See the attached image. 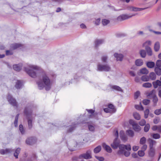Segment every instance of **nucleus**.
Instances as JSON below:
<instances>
[{
	"mask_svg": "<svg viewBox=\"0 0 161 161\" xmlns=\"http://www.w3.org/2000/svg\"><path fill=\"white\" fill-rule=\"evenodd\" d=\"M30 69L25 68V72L32 78L36 77V74L39 73L42 76V81L45 85V89L46 91L49 90L51 88L50 80L47 75L45 72L41 68L36 66L31 65L29 66Z\"/></svg>",
	"mask_w": 161,
	"mask_h": 161,
	"instance_id": "f257e3e1",
	"label": "nucleus"
},
{
	"mask_svg": "<svg viewBox=\"0 0 161 161\" xmlns=\"http://www.w3.org/2000/svg\"><path fill=\"white\" fill-rule=\"evenodd\" d=\"M33 107L32 105H30L25 108L24 111V114L27 118L29 129H30L32 127V120L29 119V117L32 115V109Z\"/></svg>",
	"mask_w": 161,
	"mask_h": 161,
	"instance_id": "f03ea898",
	"label": "nucleus"
},
{
	"mask_svg": "<svg viewBox=\"0 0 161 161\" xmlns=\"http://www.w3.org/2000/svg\"><path fill=\"white\" fill-rule=\"evenodd\" d=\"M111 68L108 64H102L98 63L97 65V71L108 72L111 71Z\"/></svg>",
	"mask_w": 161,
	"mask_h": 161,
	"instance_id": "7ed1b4c3",
	"label": "nucleus"
},
{
	"mask_svg": "<svg viewBox=\"0 0 161 161\" xmlns=\"http://www.w3.org/2000/svg\"><path fill=\"white\" fill-rule=\"evenodd\" d=\"M119 150L118 151L117 154L119 155L123 154L125 151V149L128 151H130L131 149L130 145H125L120 144L119 147Z\"/></svg>",
	"mask_w": 161,
	"mask_h": 161,
	"instance_id": "20e7f679",
	"label": "nucleus"
},
{
	"mask_svg": "<svg viewBox=\"0 0 161 161\" xmlns=\"http://www.w3.org/2000/svg\"><path fill=\"white\" fill-rule=\"evenodd\" d=\"M129 124L132 126L133 129L136 132H139L141 128L138 124L136 123L133 120L130 119L129 120Z\"/></svg>",
	"mask_w": 161,
	"mask_h": 161,
	"instance_id": "39448f33",
	"label": "nucleus"
},
{
	"mask_svg": "<svg viewBox=\"0 0 161 161\" xmlns=\"http://www.w3.org/2000/svg\"><path fill=\"white\" fill-rule=\"evenodd\" d=\"M78 158L79 159L83 158L86 159H88L92 158L91 156V152L90 150L86 151V153H83L80 155Z\"/></svg>",
	"mask_w": 161,
	"mask_h": 161,
	"instance_id": "423d86ee",
	"label": "nucleus"
},
{
	"mask_svg": "<svg viewBox=\"0 0 161 161\" xmlns=\"http://www.w3.org/2000/svg\"><path fill=\"white\" fill-rule=\"evenodd\" d=\"M8 100L11 105L14 107H18V105L16 100L13 98L12 96L8 94L7 96Z\"/></svg>",
	"mask_w": 161,
	"mask_h": 161,
	"instance_id": "0eeeda50",
	"label": "nucleus"
},
{
	"mask_svg": "<svg viewBox=\"0 0 161 161\" xmlns=\"http://www.w3.org/2000/svg\"><path fill=\"white\" fill-rule=\"evenodd\" d=\"M120 141L117 138H115L112 143L111 144V147L114 149H116L120 144Z\"/></svg>",
	"mask_w": 161,
	"mask_h": 161,
	"instance_id": "6e6552de",
	"label": "nucleus"
},
{
	"mask_svg": "<svg viewBox=\"0 0 161 161\" xmlns=\"http://www.w3.org/2000/svg\"><path fill=\"white\" fill-rule=\"evenodd\" d=\"M135 15V14L129 16L125 14H122L120 15L117 17V20L119 21H121L130 18L132 16Z\"/></svg>",
	"mask_w": 161,
	"mask_h": 161,
	"instance_id": "1a4fd4ad",
	"label": "nucleus"
},
{
	"mask_svg": "<svg viewBox=\"0 0 161 161\" xmlns=\"http://www.w3.org/2000/svg\"><path fill=\"white\" fill-rule=\"evenodd\" d=\"M36 142V139L35 137H31L27 138L26 140V143L29 145H32Z\"/></svg>",
	"mask_w": 161,
	"mask_h": 161,
	"instance_id": "9d476101",
	"label": "nucleus"
},
{
	"mask_svg": "<svg viewBox=\"0 0 161 161\" xmlns=\"http://www.w3.org/2000/svg\"><path fill=\"white\" fill-rule=\"evenodd\" d=\"M78 124L77 123H72L71 125L66 127H68L67 132L70 133L73 131L77 127Z\"/></svg>",
	"mask_w": 161,
	"mask_h": 161,
	"instance_id": "9b49d317",
	"label": "nucleus"
},
{
	"mask_svg": "<svg viewBox=\"0 0 161 161\" xmlns=\"http://www.w3.org/2000/svg\"><path fill=\"white\" fill-rule=\"evenodd\" d=\"M119 136L121 140L124 142L127 141L128 138L123 130H121L119 132Z\"/></svg>",
	"mask_w": 161,
	"mask_h": 161,
	"instance_id": "f8f14e48",
	"label": "nucleus"
},
{
	"mask_svg": "<svg viewBox=\"0 0 161 161\" xmlns=\"http://www.w3.org/2000/svg\"><path fill=\"white\" fill-rule=\"evenodd\" d=\"M114 56L116 58V60L117 61H121L123 59L124 56L122 54H118L115 53L114 54Z\"/></svg>",
	"mask_w": 161,
	"mask_h": 161,
	"instance_id": "ddd939ff",
	"label": "nucleus"
},
{
	"mask_svg": "<svg viewBox=\"0 0 161 161\" xmlns=\"http://www.w3.org/2000/svg\"><path fill=\"white\" fill-rule=\"evenodd\" d=\"M109 86L111 89L113 90H116L120 92H123L121 88L119 86L117 85H110Z\"/></svg>",
	"mask_w": 161,
	"mask_h": 161,
	"instance_id": "4468645a",
	"label": "nucleus"
},
{
	"mask_svg": "<svg viewBox=\"0 0 161 161\" xmlns=\"http://www.w3.org/2000/svg\"><path fill=\"white\" fill-rule=\"evenodd\" d=\"M103 148L108 153H111L112 152V149L110 147L106 145L105 143H103L102 144Z\"/></svg>",
	"mask_w": 161,
	"mask_h": 161,
	"instance_id": "2eb2a0df",
	"label": "nucleus"
},
{
	"mask_svg": "<svg viewBox=\"0 0 161 161\" xmlns=\"http://www.w3.org/2000/svg\"><path fill=\"white\" fill-rule=\"evenodd\" d=\"M12 152V150L11 149L7 148L5 149H1L0 150V153L2 155L8 153H10Z\"/></svg>",
	"mask_w": 161,
	"mask_h": 161,
	"instance_id": "dca6fc26",
	"label": "nucleus"
},
{
	"mask_svg": "<svg viewBox=\"0 0 161 161\" xmlns=\"http://www.w3.org/2000/svg\"><path fill=\"white\" fill-rule=\"evenodd\" d=\"M22 67V64H14L13 65V69L15 70L18 71H20Z\"/></svg>",
	"mask_w": 161,
	"mask_h": 161,
	"instance_id": "f3484780",
	"label": "nucleus"
},
{
	"mask_svg": "<svg viewBox=\"0 0 161 161\" xmlns=\"http://www.w3.org/2000/svg\"><path fill=\"white\" fill-rule=\"evenodd\" d=\"M104 42L103 39H96L95 41V47L97 48L99 45L103 43Z\"/></svg>",
	"mask_w": 161,
	"mask_h": 161,
	"instance_id": "a211bd4d",
	"label": "nucleus"
},
{
	"mask_svg": "<svg viewBox=\"0 0 161 161\" xmlns=\"http://www.w3.org/2000/svg\"><path fill=\"white\" fill-rule=\"evenodd\" d=\"M145 8H137L136 7H129L128 8V9L130 11H140L141 10H143L144 9H145Z\"/></svg>",
	"mask_w": 161,
	"mask_h": 161,
	"instance_id": "6ab92c4d",
	"label": "nucleus"
},
{
	"mask_svg": "<svg viewBox=\"0 0 161 161\" xmlns=\"http://www.w3.org/2000/svg\"><path fill=\"white\" fill-rule=\"evenodd\" d=\"M153 84L154 88H156L158 86H161V81L157 80L156 81L153 82Z\"/></svg>",
	"mask_w": 161,
	"mask_h": 161,
	"instance_id": "aec40b11",
	"label": "nucleus"
},
{
	"mask_svg": "<svg viewBox=\"0 0 161 161\" xmlns=\"http://www.w3.org/2000/svg\"><path fill=\"white\" fill-rule=\"evenodd\" d=\"M145 49L148 56H151L152 55V51L151 48L148 46H146Z\"/></svg>",
	"mask_w": 161,
	"mask_h": 161,
	"instance_id": "412c9836",
	"label": "nucleus"
},
{
	"mask_svg": "<svg viewBox=\"0 0 161 161\" xmlns=\"http://www.w3.org/2000/svg\"><path fill=\"white\" fill-rule=\"evenodd\" d=\"M21 45L18 43H14L11 45L10 47L13 50H15L21 47Z\"/></svg>",
	"mask_w": 161,
	"mask_h": 161,
	"instance_id": "4be33fe9",
	"label": "nucleus"
},
{
	"mask_svg": "<svg viewBox=\"0 0 161 161\" xmlns=\"http://www.w3.org/2000/svg\"><path fill=\"white\" fill-rule=\"evenodd\" d=\"M149 80L151 79L152 80H155L156 78V75L155 73L153 72H151L149 75Z\"/></svg>",
	"mask_w": 161,
	"mask_h": 161,
	"instance_id": "5701e85b",
	"label": "nucleus"
},
{
	"mask_svg": "<svg viewBox=\"0 0 161 161\" xmlns=\"http://www.w3.org/2000/svg\"><path fill=\"white\" fill-rule=\"evenodd\" d=\"M22 83L21 80H18L15 85V87L17 89H19L22 86Z\"/></svg>",
	"mask_w": 161,
	"mask_h": 161,
	"instance_id": "b1692460",
	"label": "nucleus"
},
{
	"mask_svg": "<svg viewBox=\"0 0 161 161\" xmlns=\"http://www.w3.org/2000/svg\"><path fill=\"white\" fill-rule=\"evenodd\" d=\"M154 71L158 75L160 76L161 75V68L160 67H155Z\"/></svg>",
	"mask_w": 161,
	"mask_h": 161,
	"instance_id": "393cba45",
	"label": "nucleus"
},
{
	"mask_svg": "<svg viewBox=\"0 0 161 161\" xmlns=\"http://www.w3.org/2000/svg\"><path fill=\"white\" fill-rule=\"evenodd\" d=\"M135 64L137 66H141L143 64L142 60L141 59H136L135 62Z\"/></svg>",
	"mask_w": 161,
	"mask_h": 161,
	"instance_id": "a878e982",
	"label": "nucleus"
},
{
	"mask_svg": "<svg viewBox=\"0 0 161 161\" xmlns=\"http://www.w3.org/2000/svg\"><path fill=\"white\" fill-rule=\"evenodd\" d=\"M108 107L109 109L111 110V111L113 113H114L116 111V109L115 108L114 106L112 104H109L108 105Z\"/></svg>",
	"mask_w": 161,
	"mask_h": 161,
	"instance_id": "bb28decb",
	"label": "nucleus"
},
{
	"mask_svg": "<svg viewBox=\"0 0 161 161\" xmlns=\"http://www.w3.org/2000/svg\"><path fill=\"white\" fill-rule=\"evenodd\" d=\"M158 101V99L156 95H154L153 97V106H155L157 105V103Z\"/></svg>",
	"mask_w": 161,
	"mask_h": 161,
	"instance_id": "cd10ccee",
	"label": "nucleus"
},
{
	"mask_svg": "<svg viewBox=\"0 0 161 161\" xmlns=\"http://www.w3.org/2000/svg\"><path fill=\"white\" fill-rule=\"evenodd\" d=\"M126 133L130 137H133L134 135V132L132 130H127L126 131Z\"/></svg>",
	"mask_w": 161,
	"mask_h": 161,
	"instance_id": "c85d7f7f",
	"label": "nucleus"
},
{
	"mask_svg": "<svg viewBox=\"0 0 161 161\" xmlns=\"http://www.w3.org/2000/svg\"><path fill=\"white\" fill-rule=\"evenodd\" d=\"M20 148H17L15 151L14 153V155L16 158H18V156L19 153H20Z\"/></svg>",
	"mask_w": 161,
	"mask_h": 161,
	"instance_id": "c756f323",
	"label": "nucleus"
},
{
	"mask_svg": "<svg viewBox=\"0 0 161 161\" xmlns=\"http://www.w3.org/2000/svg\"><path fill=\"white\" fill-rule=\"evenodd\" d=\"M147 66L150 68H152L155 66V63L153 62H148L146 64Z\"/></svg>",
	"mask_w": 161,
	"mask_h": 161,
	"instance_id": "7c9ffc66",
	"label": "nucleus"
},
{
	"mask_svg": "<svg viewBox=\"0 0 161 161\" xmlns=\"http://www.w3.org/2000/svg\"><path fill=\"white\" fill-rule=\"evenodd\" d=\"M141 80L143 81H147L149 80V77L147 75H143L141 77Z\"/></svg>",
	"mask_w": 161,
	"mask_h": 161,
	"instance_id": "2f4dec72",
	"label": "nucleus"
},
{
	"mask_svg": "<svg viewBox=\"0 0 161 161\" xmlns=\"http://www.w3.org/2000/svg\"><path fill=\"white\" fill-rule=\"evenodd\" d=\"M160 44L159 42H156L154 46V49L156 52H158L159 49Z\"/></svg>",
	"mask_w": 161,
	"mask_h": 161,
	"instance_id": "473e14b6",
	"label": "nucleus"
},
{
	"mask_svg": "<svg viewBox=\"0 0 161 161\" xmlns=\"http://www.w3.org/2000/svg\"><path fill=\"white\" fill-rule=\"evenodd\" d=\"M37 84L38 85V87L40 90L42 89L44 87L45 88V85L44 84L41 82H37Z\"/></svg>",
	"mask_w": 161,
	"mask_h": 161,
	"instance_id": "72a5a7b5",
	"label": "nucleus"
},
{
	"mask_svg": "<svg viewBox=\"0 0 161 161\" xmlns=\"http://www.w3.org/2000/svg\"><path fill=\"white\" fill-rule=\"evenodd\" d=\"M155 154V150L154 148H150L149 155L151 157H153Z\"/></svg>",
	"mask_w": 161,
	"mask_h": 161,
	"instance_id": "f704fd0d",
	"label": "nucleus"
},
{
	"mask_svg": "<svg viewBox=\"0 0 161 161\" xmlns=\"http://www.w3.org/2000/svg\"><path fill=\"white\" fill-rule=\"evenodd\" d=\"M148 140L149 141L150 148H153V146L156 143V142L155 141L150 139H149Z\"/></svg>",
	"mask_w": 161,
	"mask_h": 161,
	"instance_id": "c9c22d12",
	"label": "nucleus"
},
{
	"mask_svg": "<svg viewBox=\"0 0 161 161\" xmlns=\"http://www.w3.org/2000/svg\"><path fill=\"white\" fill-rule=\"evenodd\" d=\"M140 72L142 74H147L148 72V70L146 68H143L140 70Z\"/></svg>",
	"mask_w": 161,
	"mask_h": 161,
	"instance_id": "e433bc0d",
	"label": "nucleus"
},
{
	"mask_svg": "<svg viewBox=\"0 0 161 161\" xmlns=\"http://www.w3.org/2000/svg\"><path fill=\"white\" fill-rule=\"evenodd\" d=\"M133 116L134 118L137 120H139L141 119L140 115L139 113L137 112L134 113L133 114Z\"/></svg>",
	"mask_w": 161,
	"mask_h": 161,
	"instance_id": "4c0bfd02",
	"label": "nucleus"
},
{
	"mask_svg": "<svg viewBox=\"0 0 161 161\" xmlns=\"http://www.w3.org/2000/svg\"><path fill=\"white\" fill-rule=\"evenodd\" d=\"M140 105H136L135 106V108L136 109L139 110L143 111L144 110V108L141 105V103H140Z\"/></svg>",
	"mask_w": 161,
	"mask_h": 161,
	"instance_id": "58836bf2",
	"label": "nucleus"
},
{
	"mask_svg": "<svg viewBox=\"0 0 161 161\" xmlns=\"http://www.w3.org/2000/svg\"><path fill=\"white\" fill-rule=\"evenodd\" d=\"M139 53L141 57L142 58H145L146 56V53L145 50H141L140 51Z\"/></svg>",
	"mask_w": 161,
	"mask_h": 161,
	"instance_id": "ea45409f",
	"label": "nucleus"
},
{
	"mask_svg": "<svg viewBox=\"0 0 161 161\" xmlns=\"http://www.w3.org/2000/svg\"><path fill=\"white\" fill-rule=\"evenodd\" d=\"M19 130L22 135H24L25 133V130H24L23 126L20 124L19 126Z\"/></svg>",
	"mask_w": 161,
	"mask_h": 161,
	"instance_id": "a19ab883",
	"label": "nucleus"
},
{
	"mask_svg": "<svg viewBox=\"0 0 161 161\" xmlns=\"http://www.w3.org/2000/svg\"><path fill=\"white\" fill-rule=\"evenodd\" d=\"M101 149V147L99 145L96 147L94 149V152L95 153H97L99 152Z\"/></svg>",
	"mask_w": 161,
	"mask_h": 161,
	"instance_id": "79ce46f5",
	"label": "nucleus"
},
{
	"mask_svg": "<svg viewBox=\"0 0 161 161\" xmlns=\"http://www.w3.org/2000/svg\"><path fill=\"white\" fill-rule=\"evenodd\" d=\"M145 125V126L144 128V132H147L149 131V130L150 128V125L149 124L147 123Z\"/></svg>",
	"mask_w": 161,
	"mask_h": 161,
	"instance_id": "37998d69",
	"label": "nucleus"
},
{
	"mask_svg": "<svg viewBox=\"0 0 161 161\" xmlns=\"http://www.w3.org/2000/svg\"><path fill=\"white\" fill-rule=\"evenodd\" d=\"M149 114V110L148 109H146L144 111V117L145 119H147Z\"/></svg>",
	"mask_w": 161,
	"mask_h": 161,
	"instance_id": "c03bdc74",
	"label": "nucleus"
},
{
	"mask_svg": "<svg viewBox=\"0 0 161 161\" xmlns=\"http://www.w3.org/2000/svg\"><path fill=\"white\" fill-rule=\"evenodd\" d=\"M155 90H153L150 92H149L147 93V95L148 97L152 96L153 97L154 95H156L155 94Z\"/></svg>",
	"mask_w": 161,
	"mask_h": 161,
	"instance_id": "a18cd8bd",
	"label": "nucleus"
},
{
	"mask_svg": "<svg viewBox=\"0 0 161 161\" xmlns=\"http://www.w3.org/2000/svg\"><path fill=\"white\" fill-rule=\"evenodd\" d=\"M19 114H17L15 117V120L14 123V126L17 127L18 126V121Z\"/></svg>",
	"mask_w": 161,
	"mask_h": 161,
	"instance_id": "49530a36",
	"label": "nucleus"
},
{
	"mask_svg": "<svg viewBox=\"0 0 161 161\" xmlns=\"http://www.w3.org/2000/svg\"><path fill=\"white\" fill-rule=\"evenodd\" d=\"M152 86V84L149 82L145 83L142 84V86L145 88H150Z\"/></svg>",
	"mask_w": 161,
	"mask_h": 161,
	"instance_id": "de8ad7c7",
	"label": "nucleus"
},
{
	"mask_svg": "<svg viewBox=\"0 0 161 161\" xmlns=\"http://www.w3.org/2000/svg\"><path fill=\"white\" fill-rule=\"evenodd\" d=\"M151 136L155 139H158L160 137V135L158 133H153L151 135Z\"/></svg>",
	"mask_w": 161,
	"mask_h": 161,
	"instance_id": "09e8293b",
	"label": "nucleus"
},
{
	"mask_svg": "<svg viewBox=\"0 0 161 161\" xmlns=\"http://www.w3.org/2000/svg\"><path fill=\"white\" fill-rule=\"evenodd\" d=\"M146 139L145 137H143L140 139V143L142 145H143L145 143Z\"/></svg>",
	"mask_w": 161,
	"mask_h": 161,
	"instance_id": "8fccbe9b",
	"label": "nucleus"
},
{
	"mask_svg": "<svg viewBox=\"0 0 161 161\" xmlns=\"http://www.w3.org/2000/svg\"><path fill=\"white\" fill-rule=\"evenodd\" d=\"M109 20L106 19H103L102 20V24L103 25H106L109 23Z\"/></svg>",
	"mask_w": 161,
	"mask_h": 161,
	"instance_id": "3c124183",
	"label": "nucleus"
},
{
	"mask_svg": "<svg viewBox=\"0 0 161 161\" xmlns=\"http://www.w3.org/2000/svg\"><path fill=\"white\" fill-rule=\"evenodd\" d=\"M139 124L141 126H144L146 124V121L144 119H142L139 122Z\"/></svg>",
	"mask_w": 161,
	"mask_h": 161,
	"instance_id": "603ef678",
	"label": "nucleus"
},
{
	"mask_svg": "<svg viewBox=\"0 0 161 161\" xmlns=\"http://www.w3.org/2000/svg\"><path fill=\"white\" fill-rule=\"evenodd\" d=\"M102 61L104 63H107V60L108 59V57L107 56H102L101 58Z\"/></svg>",
	"mask_w": 161,
	"mask_h": 161,
	"instance_id": "864d4df0",
	"label": "nucleus"
},
{
	"mask_svg": "<svg viewBox=\"0 0 161 161\" xmlns=\"http://www.w3.org/2000/svg\"><path fill=\"white\" fill-rule=\"evenodd\" d=\"M150 100L145 99L143 100L142 103L144 105H147L148 104L150 103Z\"/></svg>",
	"mask_w": 161,
	"mask_h": 161,
	"instance_id": "5fc2aeb1",
	"label": "nucleus"
},
{
	"mask_svg": "<svg viewBox=\"0 0 161 161\" xmlns=\"http://www.w3.org/2000/svg\"><path fill=\"white\" fill-rule=\"evenodd\" d=\"M155 67H161V60H158L156 62V66Z\"/></svg>",
	"mask_w": 161,
	"mask_h": 161,
	"instance_id": "6e6d98bb",
	"label": "nucleus"
},
{
	"mask_svg": "<svg viewBox=\"0 0 161 161\" xmlns=\"http://www.w3.org/2000/svg\"><path fill=\"white\" fill-rule=\"evenodd\" d=\"M138 154L140 157H143L145 154L144 152L142 150H139L138 152Z\"/></svg>",
	"mask_w": 161,
	"mask_h": 161,
	"instance_id": "4d7b16f0",
	"label": "nucleus"
},
{
	"mask_svg": "<svg viewBox=\"0 0 161 161\" xmlns=\"http://www.w3.org/2000/svg\"><path fill=\"white\" fill-rule=\"evenodd\" d=\"M88 128L89 130L91 131H94L95 128L94 126L91 125H88Z\"/></svg>",
	"mask_w": 161,
	"mask_h": 161,
	"instance_id": "13d9d810",
	"label": "nucleus"
},
{
	"mask_svg": "<svg viewBox=\"0 0 161 161\" xmlns=\"http://www.w3.org/2000/svg\"><path fill=\"white\" fill-rule=\"evenodd\" d=\"M154 114L157 115H159L161 114V108L159 109H156L154 111Z\"/></svg>",
	"mask_w": 161,
	"mask_h": 161,
	"instance_id": "bf43d9fd",
	"label": "nucleus"
},
{
	"mask_svg": "<svg viewBox=\"0 0 161 161\" xmlns=\"http://www.w3.org/2000/svg\"><path fill=\"white\" fill-rule=\"evenodd\" d=\"M140 95V92L139 91H137L134 93V97L135 99H137Z\"/></svg>",
	"mask_w": 161,
	"mask_h": 161,
	"instance_id": "052dcab7",
	"label": "nucleus"
},
{
	"mask_svg": "<svg viewBox=\"0 0 161 161\" xmlns=\"http://www.w3.org/2000/svg\"><path fill=\"white\" fill-rule=\"evenodd\" d=\"M104 111L106 113H113L111 110L108 107L103 109Z\"/></svg>",
	"mask_w": 161,
	"mask_h": 161,
	"instance_id": "680f3d73",
	"label": "nucleus"
},
{
	"mask_svg": "<svg viewBox=\"0 0 161 161\" xmlns=\"http://www.w3.org/2000/svg\"><path fill=\"white\" fill-rule=\"evenodd\" d=\"M151 42L150 41H146L143 44L142 46L143 47H144L146 45H151Z\"/></svg>",
	"mask_w": 161,
	"mask_h": 161,
	"instance_id": "e2e57ef3",
	"label": "nucleus"
},
{
	"mask_svg": "<svg viewBox=\"0 0 161 161\" xmlns=\"http://www.w3.org/2000/svg\"><path fill=\"white\" fill-rule=\"evenodd\" d=\"M6 55H12L13 54V53L11 51L7 50L6 51Z\"/></svg>",
	"mask_w": 161,
	"mask_h": 161,
	"instance_id": "0e129e2a",
	"label": "nucleus"
},
{
	"mask_svg": "<svg viewBox=\"0 0 161 161\" xmlns=\"http://www.w3.org/2000/svg\"><path fill=\"white\" fill-rule=\"evenodd\" d=\"M101 19L100 18H98L95 21V24L96 25H98L100 24Z\"/></svg>",
	"mask_w": 161,
	"mask_h": 161,
	"instance_id": "69168bd1",
	"label": "nucleus"
},
{
	"mask_svg": "<svg viewBox=\"0 0 161 161\" xmlns=\"http://www.w3.org/2000/svg\"><path fill=\"white\" fill-rule=\"evenodd\" d=\"M96 158L100 161H103L104 160V158L102 157L95 156Z\"/></svg>",
	"mask_w": 161,
	"mask_h": 161,
	"instance_id": "338daca9",
	"label": "nucleus"
},
{
	"mask_svg": "<svg viewBox=\"0 0 161 161\" xmlns=\"http://www.w3.org/2000/svg\"><path fill=\"white\" fill-rule=\"evenodd\" d=\"M147 146L146 144H143V146L141 148L142 150L143 151H145L147 149Z\"/></svg>",
	"mask_w": 161,
	"mask_h": 161,
	"instance_id": "774afa93",
	"label": "nucleus"
}]
</instances>
